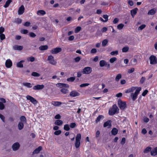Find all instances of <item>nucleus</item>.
<instances>
[{"label":"nucleus","instance_id":"1","mask_svg":"<svg viewBox=\"0 0 157 157\" xmlns=\"http://www.w3.org/2000/svg\"><path fill=\"white\" fill-rule=\"evenodd\" d=\"M141 89V87L133 86L127 90L125 91V93H130V96L131 98H136Z\"/></svg>","mask_w":157,"mask_h":157},{"label":"nucleus","instance_id":"2","mask_svg":"<svg viewBox=\"0 0 157 157\" xmlns=\"http://www.w3.org/2000/svg\"><path fill=\"white\" fill-rule=\"evenodd\" d=\"M119 109L116 105H113L112 108L109 110V114L110 115H113L116 113H118Z\"/></svg>","mask_w":157,"mask_h":157},{"label":"nucleus","instance_id":"3","mask_svg":"<svg viewBox=\"0 0 157 157\" xmlns=\"http://www.w3.org/2000/svg\"><path fill=\"white\" fill-rule=\"evenodd\" d=\"M81 139V134L80 133L78 134L75 138V146L76 148H78L80 145V140Z\"/></svg>","mask_w":157,"mask_h":157},{"label":"nucleus","instance_id":"4","mask_svg":"<svg viewBox=\"0 0 157 157\" xmlns=\"http://www.w3.org/2000/svg\"><path fill=\"white\" fill-rule=\"evenodd\" d=\"M118 104L119 108L121 109H124L126 107V104L125 101H123L121 100H119Z\"/></svg>","mask_w":157,"mask_h":157},{"label":"nucleus","instance_id":"5","mask_svg":"<svg viewBox=\"0 0 157 157\" xmlns=\"http://www.w3.org/2000/svg\"><path fill=\"white\" fill-rule=\"evenodd\" d=\"M150 63L151 64H155L157 63V59L156 56L154 55L151 56L149 57Z\"/></svg>","mask_w":157,"mask_h":157},{"label":"nucleus","instance_id":"6","mask_svg":"<svg viewBox=\"0 0 157 157\" xmlns=\"http://www.w3.org/2000/svg\"><path fill=\"white\" fill-rule=\"evenodd\" d=\"M20 146L19 143L18 142H16L14 143L12 146V148L13 150L14 151L18 150Z\"/></svg>","mask_w":157,"mask_h":157},{"label":"nucleus","instance_id":"7","mask_svg":"<svg viewBox=\"0 0 157 157\" xmlns=\"http://www.w3.org/2000/svg\"><path fill=\"white\" fill-rule=\"evenodd\" d=\"M47 60L49 61V63L52 65H55L56 63V62L54 59V57L52 55L48 56Z\"/></svg>","mask_w":157,"mask_h":157},{"label":"nucleus","instance_id":"8","mask_svg":"<svg viewBox=\"0 0 157 157\" xmlns=\"http://www.w3.org/2000/svg\"><path fill=\"white\" fill-rule=\"evenodd\" d=\"M92 71V68L90 67H86L84 68L82 71V73L84 74H90Z\"/></svg>","mask_w":157,"mask_h":157},{"label":"nucleus","instance_id":"9","mask_svg":"<svg viewBox=\"0 0 157 157\" xmlns=\"http://www.w3.org/2000/svg\"><path fill=\"white\" fill-rule=\"evenodd\" d=\"M62 51V48H53L51 50V52L52 54H56Z\"/></svg>","mask_w":157,"mask_h":157},{"label":"nucleus","instance_id":"10","mask_svg":"<svg viewBox=\"0 0 157 157\" xmlns=\"http://www.w3.org/2000/svg\"><path fill=\"white\" fill-rule=\"evenodd\" d=\"M56 85L57 87L61 88L63 87L68 88L69 87V86L67 84L65 83H58L56 84Z\"/></svg>","mask_w":157,"mask_h":157},{"label":"nucleus","instance_id":"11","mask_svg":"<svg viewBox=\"0 0 157 157\" xmlns=\"http://www.w3.org/2000/svg\"><path fill=\"white\" fill-rule=\"evenodd\" d=\"M25 11V8L23 5H21L19 8L18 10V14L21 15Z\"/></svg>","mask_w":157,"mask_h":157},{"label":"nucleus","instance_id":"12","mask_svg":"<svg viewBox=\"0 0 157 157\" xmlns=\"http://www.w3.org/2000/svg\"><path fill=\"white\" fill-rule=\"evenodd\" d=\"M43 85H37L33 87V89L36 90H40L43 89L44 88Z\"/></svg>","mask_w":157,"mask_h":157},{"label":"nucleus","instance_id":"13","mask_svg":"<svg viewBox=\"0 0 157 157\" xmlns=\"http://www.w3.org/2000/svg\"><path fill=\"white\" fill-rule=\"evenodd\" d=\"M79 94L77 92L76 90H73L71 91L70 94V95L71 97H75L79 95Z\"/></svg>","mask_w":157,"mask_h":157},{"label":"nucleus","instance_id":"14","mask_svg":"<svg viewBox=\"0 0 157 157\" xmlns=\"http://www.w3.org/2000/svg\"><path fill=\"white\" fill-rule=\"evenodd\" d=\"M5 64L6 67L10 68L12 66V62L10 59H7L6 61Z\"/></svg>","mask_w":157,"mask_h":157},{"label":"nucleus","instance_id":"15","mask_svg":"<svg viewBox=\"0 0 157 157\" xmlns=\"http://www.w3.org/2000/svg\"><path fill=\"white\" fill-rule=\"evenodd\" d=\"M42 146H40L39 147L33 151V155L35 154L38 153L40 151L42 150Z\"/></svg>","mask_w":157,"mask_h":157},{"label":"nucleus","instance_id":"16","mask_svg":"<svg viewBox=\"0 0 157 157\" xmlns=\"http://www.w3.org/2000/svg\"><path fill=\"white\" fill-rule=\"evenodd\" d=\"M111 126V121L110 120L107 121L104 123L103 125L104 127H105L108 126V128H110Z\"/></svg>","mask_w":157,"mask_h":157},{"label":"nucleus","instance_id":"17","mask_svg":"<svg viewBox=\"0 0 157 157\" xmlns=\"http://www.w3.org/2000/svg\"><path fill=\"white\" fill-rule=\"evenodd\" d=\"M138 10V9L137 8H136L131 10V15L132 17L133 18L134 16L136 14Z\"/></svg>","mask_w":157,"mask_h":157},{"label":"nucleus","instance_id":"18","mask_svg":"<svg viewBox=\"0 0 157 157\" xmlns=\"http://www.w3.org/2000/svg\"><path fill=\"white\" fill-rule=\"evenodd\" d=\"M23 48V47L22 46L15 45L13 47V49L16 50L21 51Z\"/></svg>","mask_w":157,"mask_h":157},{"label":"nucleus","instance_id":"19","mask_svg":"<svg viewBox=\"0 0 157 157\" xmlns=\"http://www.w3.org/2000/svg\"><path fill=\"white\" fill-rule=\"evenodd\" d=\"M151 154L152 156H155L157 154V147L151 151Z\"/></svg>","mask_w":157,"mask_h":157},{"label":"nucleus","instance_id":"20","mask_svg":"<svg viewBox=\"0 0 157 157\" xmlns=\"http://www.w3.org/2000/svg\"><path fill=\"white\" fill-rule=\"evenodd\" d=\"M156 10L154 8L149 10L147 13L148 15H153L155 14L156 12Z\"/></svg>","mask_w":157,"mask_h":157},{"label":"nucleus","instance_id":"21","mask_svg":"<svg viewBox=\"0 0 157 157\" xmlns=\"http://www.w3.org/2000/svg\"><path fill=\"white\" fill-rule=\"evenodd\" d=\"M111 132L112 135L115 136L117 133L118 130L116 128H113Z\"/></svg>","mask_w":157,"mask_h":157},{"label":"nucleus","instance_id":"22","mask_svg":"<svg viewBox=\"0 0 157 157\" xmlns=\"http://www.w3.org/2000/svg\"><path fill=\"white\" fill-rule=\"evenodd\" d=\"M48 48V46L47 45H42L39 47V49L41 51L47 50Z\"/></svg>","mask_w":157,"mask_h":157},{"label":"nucleus","instance_id":"23","mask_svg":"<svg viewBox=\"0 0 157 157\" xmlns=\"http://www.w3.org/2000/svg\"><path fill=\"white\" fill-rule=\"evenodd\" d=\"M24 126V123L21 122H20L18 124V129L19 130H21L23 128Z\"/></svg>","mask_w":157,"mask_h":157},{"label":"nucleus","instance_id":"24","mask_svg":"<svg viewBox=\"0 0 157 157\" xmlns=\"http://www.w3.org/2000/svg\"><path fill=\"white\" fill-rule=\"evenodd\" d=\"M37 13L38 15H44L46 14V12L44 10H40L37 11Z\"/></svg>","mask_w":157,"mask_h":157},{"label":"nucleus","instance_id":"25","mask_svg":"<svg viewBox=\"0 0 157 157\" xmlns=\"http://www.w3.org/2000/svg\"><path fill=\"white\" fill-rule=\"evenodd\" d=\"M63 123V121L60 120H56L55 122V124L59 126L61 125Z\"/></svg>","mask_w":157,"mask_h":157},{"label":"nucleus","instance_id":"26","mask_svg":"<svg viewBox=\"0 0 157 157\" xmlns=\"http://www.w3.org/2000/svg\"><path fill=\"white\" fill-rule=\"evenodd\" d=\"M62 104V103L59 101H54L52 102V104L55 106H58Z\"/></svg>","mask_w":157,"mask_h":157},{"label":"nucleus","instance_id":"27","mask_svg":"<svg viewBox=\"0 0 157 157\" xmlns=\"http://www.w3.org/2000/svg\"><path fill=\"white\" fill-rule=\"evenodd\" d=\"M99 64L101 67H103L105 66V65H106L107 63L104 60H101L100 61Z\"/></svg>","mask_w":157,"mask_h":157},{"label":"nucleus","instance_id":"28","mask_svg":"<svg viewBox=\"0 0 157 157\" xmlns=\"http://www.w3.org/2000/svg\"><path fill=\"white\" fill-rule=\"evenodd\" d=\"M104 118V117L103 115H100L97 118L96 120V123H97L99 122L101 119H103Z\"/></svg>","mask_w":157,"mask_h":157},{"label":"nucleus","instance_id":"29","mask_svg":"<svg viewBox=\"0 0 157 157\" xmlns=\"http://www.w3.org/2000/svg\"><path fill=\"white\" fill-rule=\"evenodd\" d=\"M12 0H8L7 1L4 5V7L5 8L7 7L9 5L10 3L12 2Z\"/></svg>","mask_w":157,"mask_h":157},{"label":"nucleus","instance_id":"30","mask_svg":"<svg viewBox=\"0 0 157 157\" xmlns=\"http://www.w3.org/2000/svg\"><path fill=\"white\" fill-rule=\"evenodd\" d=\"M20 120L21 121V122L23 123H26V119L25 117L24 116H22L20 118Z\"/></svg>","mask_w":157,"mask_h":157},{"label":"nucleus","instance_id":"31","mask_svg":"<svg viewBox=\"0 0 157 157\" xmlns=\"http://www.w3.org/2000/svg\"><path fill=\"white\" fill-rule=\"evenodd\" d=\"M122 76L121 74H118L115 78V80L117 82L119 81V80L121 78Z\"/></svg>","mask_w":157,"mask_h":157},{"label":"nucleus","instance_id":"32","mask_svg":"<svg viewBox=\"0 0 157 157\" xmlns=\"http://www.w3.org/2000/svg\"><path fill=\"white\" fill-rule=\"evenodd\" d=\"M151 147H148L146 148L144 150V153H147L148 152L150 151L151 150Z\"/></svg>","mask_w":157,"mask_h":157},{"label":"nucleus","instance_id":"33","mask_svg":"<svg viewBox=\"0 0 157 157\" xmlns=\"http://www.w3.org/2000/svg\"><path fill=\"white\" fill-rule=\"evenodd\" d=\"M60 91L61 92L64 94H66L68 93L69 91L68 89L64 88L61 89L60 90Z\"/></svg>","mask_w":157,"mask_h":157},{"label":"nucleus","instance_id":"34","mask_svg":"<svg viewBox=\"0 0 157 157\" xmlns=\"http://www.w3.org/2000/svg\"><path fill=\"white\" fill-rule=\"evenodd\" d=\"M27 100H29L31 102L34 104H36L37 102V101L35 99H27Z\"/></svg>","mask_w":157,"mask_h":157},{"label":"nucleus","instance_id":"35","mask_svg":"<svg viewBox=\"0 0 157 157\" xmlns=\"http://www.w3.org/2000/svg\"><path fill=\"white\" fill-rule=\"evenodd\" d=\"M124 25L123 24H120L117 25V29L119 30L122 29L124 27Z\"/></svg>","mask_w":157,"mask_h":157},{"label":"nucleus","instance_id":"36","mask_svg":"<svg viewBox=\"0 0 157 157\" xmlns=\"http://www.w3.org/2000/svg\"><path fill=\"white\" fill-rule=\"evenodd\" d=\"M23 84L24 86H26L28 87L31 88L32 87V86L30 83H23Z\"/></svg>","mask_w":157,"mask_h":157},{"label":"nucleus","instance_id":"37","mask_svg":"<svg viewBox=\"0 0 157 157\" xmlns=\"http://www.w3.org/2000/svg\"><path fill=\"white\" fill-rule=\"evenodd\" d=\"M129 47L128 46L124 47L122 49V52H127L129 50Z\"/></svg>","mask_w":157,"mask_h":157},{"label":"nucleus","instance_id":"38","mask_svg":"<svg viewBox=\"0 0 157 157\" xmlns=\"http://www.w3.org/2000/svg\"><path fill=\"white\" fill-rule=\"evenodd\" d=\"M146 25H145L143 24L138 27V30H141L144 29L146 27Z\"/></svg>","mask_w":157,"mask_h":157},{"label":"nucleus","instance_id":"39","mask_svg":"<svg viewBox=\"0 0 157 157\" xmlns=\"http://www.w3.org/2000/svg\"><path fill=\"white\" fill-rule=\"evenodd\" d=\"M35 58L33 56H31L27 58V60L28 61L33 62L34 61Z\"/></svg>","mask_w":157,"mask_h":157},{"label":"nucleus","instance_id":"40","mask_svg":"<svg viewBox=\"0 0 157 157\" xmlns=\"http://www.w3.org/2000/svg\"><path fill=\"white\" fill-rule=\"evenodd\" d=\"M32 75L35 77H39L40 76V75L36 72H33L32 73Z\"/></svg>","mask_w":157,"mask_h":157},{"label":"nucleus","instance_id":"41","mask_svg":"<svg viewBox=\"0 0 157 157\" xmlns=\"http://www.w3.org/2000/svg\"><path fill=\"white\" fill-rule=\"evenodd\" d=\"M64 129L65 130L67 131L69 130L70 128L69 125L68 124L65 125L64 126Z\"/></svg>","mask_w":157,"mask_h":157},{"label":"nucleus","instance_id":"42","mask_svg":"<svg viewBox=\"0 0 157 157\" xmlns=\"http://www.w3.org/2000/svg\"><path fill=\"white\" fill-rule=\"evenodd\" d=\"M75 79V78L74 77H71L67 79V81L68 82H73Z\"/></svg>","mask_w":157,"mask_h":157},{"label":"nucleus","instance_id":"43","mask_svg":"<svg viewBox=\"0 0 157 157\" xmlns=\"http://www.w3.org/2000/svg\"><path fill=\"white\" fill-rule=\"evenodd\" d=\"M108 43V41L107 39H105L102 42V45L103 46H105Z\"/></svg>","mask_w":157,"mask_h":157},{"label":"nucleus","instance_id":"44","mask_svg":"<svg viewBox=\"0 0 157 157\" xmlns=\"http://www.w3.org/2000/svg\"><path fill=\"white\" fill-rule=\"evenodd\" d=\"M15 22L17 23L20 24L21 23L22 20L19 18H17L15 19Z\"/></svg>","mask_w":157,"mask_h":157},{"label":"nucleus","instance_id":"45","mask_svg":"<svg viewBox=\"0 0 157 157\" xmlns=\"http://www.w3.org/2000/svg\"><path fill=\"white\" fill-rule=\"evenodd\" d=\"M117 59L116 57H113L110 59H109V62L111 63H113Z\"/></svg>","mask_w":157,"mask_h":157},{"label":"nucleus","instance_id":"46","mask_svg":"<svg viewBox=\"0 0 157 157\" xmlns=\"http://www.w3.org/2000/svg\"><path fill=\"white\" fill-rule=\"evenodd\" d=\"M103 17L105 19V22H106L108 21V15L106 14L103 15Z\"/></svg>","mask_w":157,"mask_h":157},{"label":"nucleus","instance_id":"47","mask_svg":"<svg viewBox=\"0 0 157 157\" xmlns=\"http://www.w3.org/2000/svg\"><path fill=\"white\" fill-rule=\"evenodd\" d=\"M132 63L133 65H135L137 62V60L136 59H133L131 60Z\"/></svg>","mask_w":157,"mask_h":157},{"label":"nucleus","instance_id":"48","mask_svg":"<svg viewBox=\"0 0 157 157\" xmlns=\"http://www.w3.org/2000/svg\"><path fill=\"white\" fill-rule=\"evenodd\" d=\"M145 79H146V78H145V77H142L141 78L140 80V83L141 84H143L144 82Z\"/></svg>","mask_w":157,"mask_h":157},{"label":"nucleus","instance_id":"49","mask_svg":"<svg viewBox=\"0 0 157 157\" xmlns=\"http://www.w3.org/2000/svg\"><path fill=\"white\" fill-rule=\"evenodd\" d=\"M110 54L112 56H114L115 55H117L118 54V51L116 50V51H113L110 53Z\"/></svg>","mask_w":157,"mask_h":157},{"label":"nucleus","instance_id":"50","mask_svg":"<svg viewBox=\"0 0 157 157\" xmlns=\"http://www.w3.org/2000/svg\"><path fill=\"white\" fill-rule=\"evenodd\" d=\"M0 38L1 40H3L5 39V35L3 34H0Z\"/></svg>","mask_w":157,"mask_h":157},{"label":"nucleus","instance_id":"51","mask_svg":"<svg viewBox=\"0 0 157 157\" xmlns=\"http://www.w3.org/2000/svg\"><path fill=\"white\" fill-rule=\"evenodd\" d=\"M17 66L19 67H23V65L21 63L19 62L17 63Z\"/></svg>","mask_w":157,"mask_h":157},{"label":"nucleus","instance_id":"52","mask_svg":"<svg viewBox=\"0 0 157 157\" xmlns=\"http://www.w3.org/2000/svg\"><path fill=\"white\" fill-rule=\"evenodd\" d=\"M4 105L3 103L2 102H0V109L2 110L4 109Z\"/></svg>","mask_w":157,"mask_h":157},{"label":"nucleus","instance_id":"53","mask_svg":"<svg viewBox=\"0 0 157 157\" xmlns=\"http://www.w3.org/2000/svg\"><path fill=\"white\" fill-rule=\"evenodd\" d=\"M29 35L32 37H35L36 36V35L33 33L30 32L29 33Z\"/></svg>","mask_w":157,"mask_h":157},{"label":"nucleus","instance_id":"54","mask_svg":"<svg viewBox=\"0 0 157 157\" xmlns=\"http://www.w3.org/2000/svg\"><path fill=\"white\" fill-rule=\"evenodd\" d=\"M97 52V49L94 48H92L90 51V53L92 54L95 53Z\"/></svg>","mask_w":157,"mask_h":157},{"label":"nucleus","instance_id":"55","mask_svg":"<svg viewBox=\"0 0 157 157\" xmlns=\"http://www.w3.org/2000/svg\"><path fill=\"white\" fill-rule=\"evenodd\" d=\"M119 19L117 18H115L113 21V24H115L118 22L119 21Z\"/></svg>","mask_w":157,"mask_h":157},{"label":"nucleus","instance_id":"56","mask_svg":"<svg viewBox=\"0 0 157 157\" xmlns=\"http://www.w3.org/2000/svg\"><path fill=\"white\" fill-rule=\"evenodd\" d=\"M61 130H59L58 131H55L54 132V134L55 135H58L61 134Z\"/></svg>","mask_w":157,"mask_h":157},{"label":"nucleus","instance_id":"57","mask_svg":"<svg viewBox=\"0 0 157 157\" xmlns=\"http://www.w3.org/2000/svg\"><path fill=\"white\" fill-rule=\"evenodd\" d=\"M148 90H145L142 93V95L143 96H145L148 93Z\"/></svg>","mask_w":157,"mask_h":157},{"label":"nucleus","instance_id":"58","mask_svg":"<svg viewBox=\"0 0 157 157\" xmlns=\"http://www.w3.org/2000/svg\"><path fill=\"white\" fill-rule=\"evenodd\" d=\"M135 70V69L134 68H132L130 69H129L128 71V73L130 74L133 72Z\"/></svg>","mask_w":157,"mask_h":157},{"label":"nucleus","instance_id":"59","mask_svg":"<svg viewBox=\"0 0 157 157\" xmlns=\"http://www.w3.org/2000/svg\"><path fill=\"white\" fill-rule=\"evenodd\" d=\"M0 118L2 119V121L4 122H5V117L3 115H2L0 113Z\"/></svg>","mask_w":157,"mask_h":157},{"label":"nucleus","instance_id":"60","mask_svg":"<svg viewBox=\"0 0 157 157\" xmlns=\"http://www.w3.org/2000/svg\"><path fill=\"white\" fill-rule=\"evenodd\" d=\"M30 25H31V23L27 21L25 23L24 25L26 27H28V26H29Z\"/></svg>","mask_w":157,"mask_h":157},{"label":"nucleus","instance_id":"61","mask_svg":"<svg viewBox=\"0 0 157 157\" xmlns=\"http://www.w3.org/2000/svg\"><path fill=\"white\" fill-rule=\"evenodd\" d=\"M81 29V27H77L75 29V33L79 32Z\"/></svg>","mask_w":157,"mask_h":157},{"label":"nucleus","instance_id":"62","mask_svg":"<svg viewBox=\"0 0 157 157\" xmlns=\"http://www.w3.org/2000/svg\"><path fill=\"white\" fill-rule=\"evenodd\" d=\"M5 29L3 27H0V34L2 33L4 31Z\"/></svg>","mask_w":157,"mask_h":157},{"label":"nucleus","instance_id":"63","mask_svg":"<svg viewBox=\"0 0 157 157\" xmlns=\"http://www.w3.org/2000/svg\"><path fill=\"white\" fill-rule=\"evenodd\" d=\"M21 32L24 34H26L28 33V30L26 29H23L21 30Z\"/></svg>","mask_w":157,"mask_h":157},{"label":"nucleus","instance_id":"64","mask_svg":"<svg viewBox=\"0 0 157 157\" xmlns=\"http://www.w3.org/2000/svg\"><path fill=\"white\" fill-rule=\"evenodd\" d=\"M76 126V124L75 123H71L70 125V126L71 128H74Z\"/></svg>","mask_w":157,"mask_h":157}]
</instances>
